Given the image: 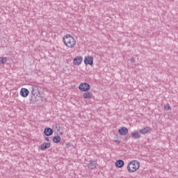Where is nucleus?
I'll return each instance as SVG.
<instances>
[{
	"label": "nucleus",
	"mask_w": 178,
	"mask_h": 178,
	"mask_svg": "<svg viewBox=\"0 0 178 178\" xmlns=\"http://www.w3.org/2000/svg\"><path fill=\"white\" fill-rule=\"evenodd\" d=\"M165 111H170L172 108H170V105L169 104H167L164 106Z\"/></svg>",
	"instance_id": "nucleus-17"
},
{
	"label": "nucleus",
	"mask_w": 178,
	"mask_h": 178,
	"mask_svg": "<svg viewBox=\"0 0 178 178\" xmlns=\"http://www.w3.org/2000/svg\"><path fill=\"white\" fill-rule=\"evenodd\" d=\"M130 62H131V63H134V62H136V60L134 59V57H131V58H130Z\"/></svg>",
	"instance_id": "nucleus-19"
},
{
	"label": "nucleus",
	"mask_w": 178,
	"mask_h": 178,
	"mask_svg": "<svg viewBox=\"0 0 178 178\" xmlns=\"http://www.w3.org/2000/svg\"><path fill=\"white\" fill-rule=\"evenodd\" d=\"M115 166L116 168H123V166H124V161H123V160H117Z\"/></svg>",
	"instance_id": "nucleus-14"
},
{
	"label": "nucleus",
	"mask_w": 178,
	"mask_h": 178,
	"mask_svg": "<svg viewBox=\"0 0 178 178\" xmlns=\"http://www.w3.org/2000/svg\"><path fill=\"white\" fill-rule=\"evenodd\" d=\"M56 129L57 131H59V130H60V127H59L58 124H56Z\"/></svg>",
	"instance_id": "nucleus-20"
},
{
	"label": "nucleus",
	"mask_w": 178,
	"mask_h": 178,
	"mask_svg": "<svg viewBox=\"0 0 178 178\" xmlns=\"http://www.w3.org/2000/svg\"><path fill=\"white\" fill-rule=\"evenodd\" d=\"M118 132L121 136H126L129 133V129L126 127L120 128Z\"/></svg>",
	"instance_id": "nucleus-8"
},
{
	"label": "nucleus",
	"mask_w": 178,
	"mask_h": 178,
	"mask_svg": "<svg viewBox=\"0 0 178 178\" xmlns=\"http://www.w3.org/2000/svg\"><path fill=\"white\" fill-rule=\"evenodd\" d=\"M31 95L29 99L30 102H37L40 98V92L37 86H33L31 89Z\"/></svg>",
	"instance_id": "nucleus-2"
},
{
	"label": "nucleus",
	"mask_w": 178,
	"mask_h": 178,
	"mask_svg": "<svg viewBox=\"0 0 178 178\" xmlns=\"http://www.w3.org/2000/svg\"><path fill=\"white\" fill-rule=\"evenodd\" d=\"M1 62H2V63H6V58H3V57H2V58H1Z\"/></svg>",
	"instance_id": "nucleus-18"
},
{
	"label": "nucleus",
	"mask_w": 178,
	"mask_h": 178,
	"mask_svg": "<svg viewBox=\"0 0 178 178\" xmlns=\"http://www.w3.org/2000/svg\"><path fill=\"white\" fill-rule=\"evenodd\" d=\"M44 134L47 137L49 136H52V134H54V130L51 128H45L44 130Z\"/></svg>",
	"instance_id": "nucleus-9"
},
{
	"label": "nucleus",
	"mask_w": 178,
	"mask_h": 178,
	"mask_svg": "<svg viewBox=\"0 0 178 178\" xmlns=\"http://www.w3.org/2000/svg\"><path fill=\"white\" fill-rule=\"evenodd\" d=\"M82 62H83V57L81 56H76L73 60V64L75 65V66H80Z\"/></svg>",
	"instance_id": "nucleus-6"
},
{
	"label": "nucleus",
	"mask_w": 178,
	"mask_h": 178,
	"mask_svg": "<svg viewBox=\"0 0 178 178\" xmlns=\"http://www.w3.org/2000/svg\"><path fill=\"white\" fill-rule=\"evenodd\" d=\"M149 131H151V127H146L139 130V133H140V134H143V135L149 133Z\"/></svg>",
	"instance_id": "nucleus-11"
},
{
	"label": "nucleus",
	"mask_w": 178,
	"mask_h": 178,
	"mask_svg": "<svg viewBox=\"0 0 178 178\" xmlns=\"http://www.w3.org/2000/svg\"><path fill=\"white\" fill-rule=\"evenodd\" d=\"M61 140L62 139L60 138L59 136H54L53 138V143H55L56 144H58V143H60Z\"/></svg>",
	"instance_id": "nucleus-16"
},
{
	"label": "nucleus",
	"mask_w": 178,
	"mask_h": 178,
	"mask_svg": "<svg viewBox=\"0 0 178 178\" xmlns=\"http://www.w3.org/2000/svg\"><path fill=\"white\" fill-rule=\"evenodd\" d=\"M44 140H45V141H49V138L46 137V138H44Z\"/></svg>",
	"instance_id": "nucleus-21"
},
{
	"label": "nucleus",
	"mask_w": 178,
	"mask_h": 178,
	"mask_svg": "<svg viewBox=\"0 0 178 178\" xmlns=\"http://www.w3.org/2000/svg\"><path fill=\"white\" fill-rule=\"evenodd\" d=\"M83 97L84 99H91V98H92V93L87 91L86 92L83 93Z\"/></svg>",
	"instance_id": "nucleus-13"
},
{
	"label": "nucleus",
	"mask_w": 178,
	"mask_h": 178,
	"mask_svg": "<svg viewBox=\"0 0 178 178\" xmlns=\"http://www.w3.org/2000/svg\"><path fill=\"white\" fill-rule=\"evenodd\" d=\"M63 42L67 48H70V49L76 47V39L70 34H66L63 36Z\"/></svg>",
	"instance_id": "nucleus-1"
},
{
	"label": "nucleus",
	"mask_w": 178,
	"mask_h": 178,
	"mask_svg": "<svg viewBox=\"0 0 178 178\" xmlns=\"http://www.w3.org/2000/svg\"><path fill=\"white\" fill-rule=\"evenodd\" d=\"M133 138H135V140H137L138 138H141V135L138 134V132L134 131L131 134Z\"/></svg>",
	"instance_id": "nucleus-15"
},
{
	"label": "nucleus",
	"mask_w": 178,
	"mask_h": 178,
	"mask_svg": "<svg viewBox=\"0 0 178 178\" xmlns=\"http://www.w3.org/2000/svg\"><path fill=\"white\" fill-rule=\"evenodd\" d=\"M85 65H94V57L92 56H87L84 60Z\"/></svg>",
	"instance_id": "nucleus-7"
},
{
	"label": "nucleus",
	"mask_w": 178,
	"mask_h": 178,
	"mask_svg": "<svg viewBox=\"0 0 178 178\" xmlns=\"http://www.w3.org/2000/svg\"><path fill=\"white\" fill-rule=\"evenodd\" d=\"M140 168V162L138 161L134 160L128 163L127 169L129 173H134Z\"/></svg>",
	"instance_id": "nucleus-3"
},
{
	"label": "nucleus",
	"mask_w": 178,
	"mask_h": 178,
	"mask_svg": "<svg viewBox=\"0 0 178 178\" xmlns=\"http://www.w3.org/2000/svg\"><path fill=\"white\" fill-rule=\"evenodd\" d=\"M90 84H88L87 83H80V85L79 86V89L80 90V91H82L83 92L88 91V90H90Z\"/></svg>",
	"instance_id": "nucleus-4"
},
{
	"label": "nucleus",
	"mask_w": 178,
	"mask_h": 178,
	"mask_svg": "<svg viewBox=\"0 0 178 178\" xmlns=\"http://www.w3.org/2000/svg\"><path fill=\"white\" fill-rule=\"evenodd\" d=\"M51 147V143H44L40 145V150L44 151Z\"/></svg>",
	"instance_id": "nucleus-12"
},
{
	"label": "nucleus",
	"mask_w": 178,
	"mask_h": 178,
	"mask_svg": "<svg viewBox=\"0 0 178 178\" xmlns=\"http://www.w3.org/2000/svg\"><path fill=\"white\" fill-rule=\"evenodd\" d=\"M19 94L23 98H27V97H29V94H30V91H29L26 88H22Z\"/></svg>",
	"instance_id": "nucleus-5"
},
{
	"label": "nucleus",
	"mask_w": 178,
	"mask_h": 178,
	"mask_svg": "<svg viewBox=\"0 0 178 178\" xmlns=\"http://www.w3.org/2000/svg\"><path fill=\"white\" fill-rule=\"evenodd\" d=\"M88 168L90 170L95 169L97 168V162L95 161H89Z\"/></svg>",
	"instance_id": "nucleus-10"
}]
</instances>
